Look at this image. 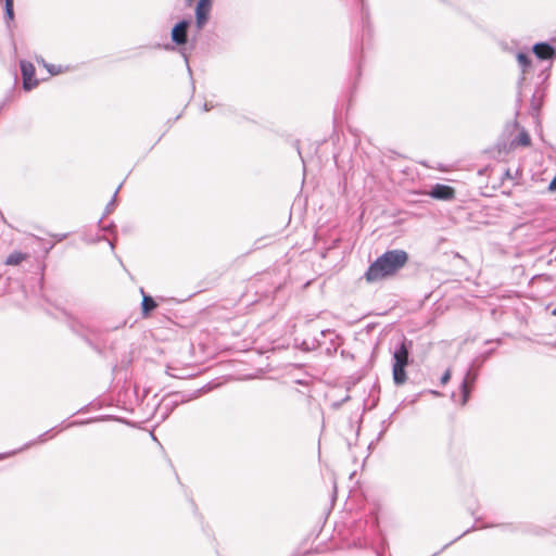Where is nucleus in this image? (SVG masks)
Listing matches in <instances>:
<instances>
[{
  "label": "nucleus",
  "instance_id": "ddd939ff",
  "mask_svg": "<svg viewBox=\"0 0 556 556\" xmlns=\"http://www.w3.org/2000/svg\"><path fill=\"white\" fill-rule=\"evenodd\" d=\"M13 1L14 0H4L5 15L8 21H12L14 18Z\"/></svg>",
  "mask_w": 556,
  "mask_h": 556
},
{
  "label": "nucleus",
  "instance_id": "6ab92c4d",
  "mask_svg": "<svg viewBox=\"0 0 556 556\" xmlns=\"http://www.w3.org/2000/svg\"><path fill=\"white\" fill-rule=\"evenodd\" d=\"M552 314L556 316V307L552 311Z\"/></svg>",
  "mask_w": 556,
  "mask_h": 556
},
{
  "label": "nucleus",
  "instance_id": "9d476101",
  "mask_svg": "<svg viewBox=\"0 0 556 556\" xmlns=\"http://www.w3.org/2000/svg\"><path fill=\"white\" fill-rule=\"evenodd\" d=\"M470 382V372L467 374L466 378L464 379L462 383V392H463V399H462V405H465L469 397V388L468 384Z\"/></svg>",
  "mask_w": 556,
  "mask_h": 556
},
{
  "label": "nucleus",
  "instance_id": "6e6552de",
  "mask_svg": "<svg viewBox=\"0 0 556 556\" xmlns=\"http://www.w3.org/2000/svg\"><path fill=\"white\" fill-rule=\"evenodd\" d=\"M141 306L143 315H148L156 307V303L151 296L143 295Z\"/></svg>",
  "mask_w": 556,
  "mask_h": 556
},
{
  "label": "nucleus",
  "instance_id": "20e7f679",
  "mask_svg": "<svg viewBox=\"0 0 556 556\" xmlns=\"http://www.w3.org/2000/svg\"><path fill=\"white\" fill-rule=\"evenodd\" d=\"M212 8V0H199L195 8V24L202 29L208 20Z\"/></svg>",
  "mask_w": 556,
  "mask_h": 556
},
{
  "label": "nucleus",
  "instance_id": "0eeeda50",
  "mask_svg": "<svg viewBox=\"0 0 556 556\" xmlns=\"http://www.w3.org/2000/svg\"><path fill=\"white\" fill-rule=\"evenodd\" d=\"M533 52L541 60L552 59L555 54L554 48L544 42L534 45Z\"/></svg>",
  "mask_w": 556,
  "mask_h": 556
},
{
  "label": "nucleus",
  "instance_id": "f8f14e48",
  "mask_svg": "<svg viewBox=\"0 0 556 556\" xmlns=\"http://www.w3.org/2000/svg\"><path fill=\"white\" fill-rule=\"evenodd\" d=\"M517 61H518L519 65L521 66L522 72H526L527 67L530 65L529 56L525 53H518Z\"/></svg>",
  "mask_w": 556,
  "mask_h": 556
},
{
  "label": "nucleus",
  "instance_id": "39448f33",
  "mask_svg": "<svg viewBox=\"0 0 556 556\" xmlns=\"http://www.w3.org/2000/svg\"><path fill=\"white\" fill-rule=\"evenodd\" d=\"M429 194L439 200H451L454 198V189L446 185L437 184L434 185Z\"/></svg>",
  "mask_w": 556,
  "mask_h": 556
},
{
  "label": "nucleus",
  "instance_id": "7ed1b4c3",
  "mask_svg": "<svg viewBox=\"0 0 556 556\" xmlns=\"http://www.w3.org/2000/svg\"><path fill=\"white\" fill-rule=\"evenodd\" d=\"M21 71L23 76V87L25 90H31L38 85V80L34 78L35 66L27 61H21Z\"/></svg>",
  "mask_w": 556,
  "mask_h": 556
},
{
  "label": "nucleus",
  "instance_id": "2eb2a0df",
  "mask_svg": "<svg viewBox=\"0 0 556 556\" xmlns=\"http://www.w3.org/2000/svg\"><path fill=\"white\" fill-rule=\"evenodd\" d=\"M450 379H451V370H448V369H447V370L443 374V376H442V378H441V382H442L443 384H445V383H447V382H448V380H450Z\"/></svg>",
  "mask_w": 556,
  "mask_h": 556
},
{
  "label": "nucleus",
  "instance_id": "423d86ee",
  "mask_svg": "<svg viewBox=\"0 0 556 556\" xmlns=\"http://www.w3.org/2000/svg\"><path fill=\"white\" fill-rule=\"evenodd\" d=\"M189 23L187 21L179 22L172 30V40L177 45H184L187 41V29Z\"/></svg>",
  "mask_w": 556,
  "mask_h": 556
},
{
  "label": "nucleus",
  "instance_id": "9b49d317",
  "mask_svg": "<svg viewBox=\"0 0 556 556\" xmlns=\"http://www.w3.org/2000/svg\"><path fill=\"white\" fill-rule=\"evenodd\" d=\"M514 143L517 146L527 147L530 144V137L526 131H521L514 140Z\"/></svg>",
  "mask_w": 556,
  "mask_h": 556
},
{
  "label": "nucleus",
  "instance_id": "a211bd4d",
  "mask_svg": "<svg viewBox=\"0 0 556 556\" xmlns=\"http://www.w3.org/2000/svg\"><path fill=\"white\" fill-rule=\"evenodd\" d=\"M213 109V104L212 103H208V102H205L204 105H203V110L205 112L210 111Z\"/></svg>",
  "mask_w": 556,
  "mask_h": 556
},
{
  "label": "nucleus",
  "instance_id": "4468645a",
  "mask_svg": "<svg viewBox=\"0 0 556 556\" xmlns=\"http://www.w3.org/2000/svg\"><path fill=\"white\" fill-rule=\"evenodd\" d=\"M45 67H47L48 72L51 74V75H58L61 73V68L60 66H55V65H49V64H46L43 63Z\"/></svg>",
  "mask_w": 556,
  "mask_h": 556
},
{
  "label": "nucleus",
  "instance_id": "1a4fd4ad",
  "mask_svg": "<svg viewBox=\"0 0 556 556\" xmlns=\"http://www.w3.org/2000/svg\"><path fill=\"white\" fill-rule=\"evenodd\" d=\"M25 258L26 254H23L21 252H14L8 256L5 264L15 266L23 262Z\"/></svg>",
  "mask_w": 556,
  "mask_h": 556
},
{
  "label": "nucleus",
  "instance_id": "f3484780",
  "mask_svg": "<svg viewBox=\"0 0 556 556\" xmlns=\"http://www.w3.org/2000/svg\"><path fill=\"white\" fill-rule=\"evenodd\" d=\"M115 198H116V193L113 194V199H112L111 203L106 207L108 212H111V210H112V207L114 205Z\"/></svg>",
  "mask_w": 556,
  "mask_h": 556
},
{
  "label": "nucleus",
  "instance_id": "f03ea898",
  "mask_svg": "<svg viewBox=\"0 0 556 556\" xmlns=\"http://www.w3.org/2000/svg\"><path fill=\"white\" fill-rule=\"evenodd\" d=\"M408 355L409 352L404 342L393 352L392 374L394 383L397 386H401L406 381L405 367L408 364Z\"/></svg>",
  "mask_w": 556,
  "mask_h": 556
},
{
  "label": "nucleus",
  "instance_id": "dca6fc26",
  "mask_svg": "<svg viewBox=\"0 0 556 556\" xmlns=\"http://www.w3.org/2000/svg\"><path fill=\"white\" fill-rule=\"evenodd\" d=\"M548 189H549L551 191H556V176H555V177H554V179L549 182Z\"/></svg>",
  "mask_w": 556,
  "mask_h": 556
},
{
  "label": "nucleus",
  "instance_id": "f257e3e1",
  "mask_svg": "<svg viewBox=\"0 0 556 556\" xmlns=\"http://www.w3.org/2000/svg\"><path fill=\"white\" fill-rule=\"evenodd\" d=\"M406 262V252L402 250L388 251L369 266L365 275L366 279L369 282L381 280L395 274Z\"/></svg>",
  "mask_w": 556,
  "mask_h": 556
}]
</instances>
